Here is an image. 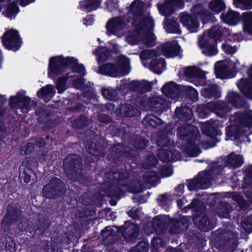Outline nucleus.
<instances>
[{"mask_svg":"<svg viewBox=\"0 0 252 252\" xmlns=\"http://www.w3.org/2000/svg\"><path fill=\"white\" fill-rule=\"evenodd\" d=\"M226 99L229 105L231 104L233 107L239 108L243 106L242 98L236 92L233 91L229 92Z\"/></svg>","mask_w":252,"mask_h":252,"instance_id":"46","label":"nucleus"},{"mask_svg":"<svg viewBox=\"0 0 252 252\" xmlns=\"http://www.w3.org/2000/svg\"><path fill=\"white\" fill-rule=\"evenodd\" d=\"M162 51L165 56L168 58L180 57L181 58V47L177 43L173 41L166 42L162 46Z\"/></svg>","mask_w":252,"mask_h":252,"instance_id":"20","label":"nucleus"},{"mask_svg":"<svg viewBox=\"0 0 252 252\" xmlns=\"http://www.w3.org/2000/svg\"><path fill=\"white\" fill-rule=\"evenodd\" d=\"M134 150L123 143L114 144L107 156L108 160L113 163L120 165L126 158L133 157Z\"/></svg>","mask_w":252,"mask_h":252,"instance_id":"6","label":"nucleus"},{"mask_svg":"<svg viewBox=\"0 0 252 252\" xmlns=\"http://www.w3.org/2000/svg\"><path fill=\"white\" fill-rule=\"evenodd\" d=\"M226 136L229 139L233 138L234 140L239 139L243 133V128L237 125H230L225 127ZM227 140L228 139L226 138Z\"/></svg>","mask_w":252,"mask_h":252,"instance_id":"36","label":"nucleus"},{"mask_svg":"<svg viewBox=\"0 0 252 252\" xmlns=\"http://www.w3.org/2000/svg\"><path fill=\"white\" fill-rule=\"evenodd\" d=\"M69 68L74 73L82 75L86 73L84 64L78 63V59L73 57H64L63 55L53 56L49 61L48 75L51 78H54Z\"/></svg>","mask_w":252,"mask_h":252,"instance_id":"1","label":"nucleus"},{"mask_svg":"<svg viewBox=\"0 0 252 252\" xmlns=\"http://www.w3.org/2000/svg\"><path fill=\"white\" fill-rule=\"evenodd\" d=\"M137 109L130 104H121L115 110L117 116L122 118L132 117L136 115Z\"/></svg>","mask_w":252,"mask_h":252,"instance_id":"27","label":"nucleus"},{"mask_svg":"<svg viewBox=\"0 0 252 252\" xmlns=\"http://www.w3.org/2000/svg\"><path fill=\"white\" fill-rule=\"evenodd\" d=\"M241 21L243 24L244 32L252 34V12L243 13Z\"/></svg>","mask_w":252,"mask_h":252,"instance_id":"41","label":"nucleus"},{"mask_svg":"<svg viewBox=\"0 0 252 252\" xmlns=\"http://www.w3.org/2000/svg\"><path fill=\"white\" fill-rule=\"evenodd\" d=\"M89 121L88 117L84 114H81L77 119L71 122V126L74 129H82L88 126Z\"/></svg>","mask_w":252,"mask_h":252,"instance_id":"48","label":"nucleus"},{"mask_svg":"<svg viewBox=\"0 0 252 252\" xmlns=\"http://www.w3.org/2000/svg\"><path fill=\"white\" fill-rule=\"evenodd\" d=\"M210 104H213L212 101L206 104H200L197 106L196 111L201 117L207 118L211 112H214L213 107L212 105H210Z\"/></svg>","mask_w":252,"mask_h":252,"instance_id":"52","label":"nucleus"},{"mask_svg":"<svg viewBox=\"0 0 252 252\" xmlns=\"http://www.w3.org/2000/svg\"><path fill=\"white\" fill-rule=\"evenodd\" d=\"M166 31L170 33H180L181 31L180 25L177 21L174 19L167 20L164 25Z\"/></svg>","mask_w":252,"mask_h":252,"instance_id":"51","label":"nucleus"},{"mask_svg":"<svg viewBox=\"0 0 252 252\" xmlns=\"http://www.w3.org/2000/svg\"><path fill=\"white\" fill-rule=\"evenodd\" d=\"M119 230L124 234L127 242H135L139 235V225L137 223H130V221H126L123 225L120 226Z\"/></svg>","mask_w":252,"mask_h":252,"instance_id":"12","label":"nucleus"},{"mask_svg":"<svg viewBox=\"0 0 252 252\" xmlns=\"http://www.w3.org/2000/svg\"><path fill=\"white\" fill-rule=\"evenodd\" d=\"M21 206L18 203H10L6 208V213L1 220L0 225L4 232L10 230L13 224L17 222L21 215Z\"/></svg>","mask_w":252,"mask_h":252,"instance_id":"8","label":"nucleus"},{"mask_svg":"<svg viewBox=\"0 0 252 252\" xmlns=\"http://www.w3.org/2000/svg\"><path fill=\"white\" fill-rule=\"evenodd\" d=\"M183 91L184 94L189 100L196 102L198 99V93L197 90L191 86H184Z\"/></svg>","mask_w":252,"mask_h":252,"instance_id":"53","label":"nucleus"},{"mask_svg":"<svg viewBox=\"0 0 252 252\" xmlns=\"http://www.w3.org/2000/svg\"><path fill=\"white\" fill-rule=\"evenodd\" d=\"M101 92L102 96L110 100L116 101L119 98L117 91L113 89L102 88Z\"/></svg>","mask_w":252,"mask_h":252,"instance_id":"54","label":"nucleus"},{"mask_svg":"<svg viewBox=\"0 0 252 252\" xmlns=\"http://www.w3.org/2000/svg\"><path fill=\"white\" fill-rule=\"evenodd\" d=\"M117 63L121 67V73L123 76L126 75L128 74L129 71H125V69L129 64V59L126 56H120L117 61Z\"/></svg>","mask_w":252,"mask_h":252,"instance_id":"62","label":"nucleus"},{"mask_svg":"<svg viewBox=\"0 0 252 252\" xmlns=\"http://www.w3.org/2000/svg\"><path fill=\"white\" fill-rule=\"evenodd\" d=\"M147 103L152 111L161 114L164 111V101L161 97H149Z\"/></svg>","mask_w":252,"mask_h":252,"instance_id":"32","label":"nucleus"},{"mask_svg":"<svg viewBox=\"0 0 252 252\" xmlns=\"http://www.w3.org/2000/svg\"><path fill=\"white\" fill-rule=\"evenodd\" d=\"M156 144L159 147H169L170 141L167 135L160 134L157 136Z\"/></svg>","mask_w":252,"mask_h":252,"instance_id":"63","label":"nucleus"},{"mask_svg":"<svg viewBox=\"0 0 252 252\" xmlns=\"http://www.w3.org/2000/svg\"><path fill=\"white\" fill-rule=\"evenodd\" d=\"M143 122L146 126H151L158 129H161L163 127V121L153 114L145 116L143 118Z\"/></svg>","mask_w":252,"mask_h":252,"instance_id":"35","label":"nucleus"},{"mask_svg":"<svg viewBox=\"0 0 252 252\" xmlns=\"http://www.w3.org/2000/svg\"><path fill=\"white\" fill-rule=\"evenodd\" d=\"M166 64V61L164 58H155L152 59L149 63V68L155 74L159 75L163 71L161 69H157V68L159 65H161V67L165 69Z\"/></svg>","mask_w":252,"mask_h":252,"instance_id":"40","label":"nucleus"},{"mask_svg":"<svg viewBox=\"0 0 252 252\" xmlns=\"http://www.w3.org/2000/svg\"><path fill=\"white\" fill-rule=\"evenodd\" d=\"M99 73L105 76L117 77L119 76V68L113 63H105L99 67Z\"/></svg>","mask_w":252,"mask_h":252,"instance_id":"31","label":"nucleus"},{"mask_svg":"<svg viewBox=\"0 0 252 252\" xmlns=\"http://www.w3.org/2000/svg\"><path fill=\"white\" fill-rule=\"evenodd\" d=\"M237 246L236 238L232 233L225 235L220 241L218 247L220 249L233 251Z\"/></svg>","mask_w":252,"mask_h":252,"instance_id":"24","label":"nucleus"},{"mask_svg":"<svg viewBox=\"0 0 252 252\" xmlns=\"http://www.w3.org/2000/svg\"><path fill=\"white\" fill-rule=\"evenodd\" d=\"M235 5L242 9L250 10L252 8V0H233Z\"/></svg>","mask_w":252,"mask_h":252,"instance_id":"64","label":"nucleus"},{"mask_svg":"<svg viewBox=\"0 0 252 252\" xmlns=\"http://www.w3.org/2000/svg\"><path fill=\"white\" fill-rule=\"evenodd\" d=\"M201 94L208 99H218L221 97L220 87L217 84L207 85L202 89Z\"/></svg>","mask_w":252,"mask_h":252,"instance_id":"19","label":"nucleus"},{"mask_svg":"<svg viewBox=\"0 0 252 252\" xmlns=\"http://www.w3.org/2000/svg\"><path fill=\"white\" fill-rule=\"evenodd\" d=\"M96 55L98 56V61L104 62L109 58L111 55V50L109 48L106 46H101L96 49Z\"/></svg>","mask_w":252,"mask_h":252,"instance_id":"55","label":"nucleus"},{"mask_svg":"<svg viewBox=\"0 0 252 252\" xmlns=\"http://www.w3.org/2000/svg\"><path fill=\"white\" fill-rule=\"evenodd\" d=\"M69 76L68 74L60 77L57 80L56 89L58 93L62 94L66 90V84L68 81Z\"/></svg>","mask_w":252,"mask_h":252,"instance_id":"60","label":"nucleus"},{"mask_svg":"<svg viewBox=\"0 0 252 252\" xmlns=\"http://www.w3.org/2000/svg\"><path fill=\"white\" fill-rule=\"evenodd\" d=\"M107 178L110 181L105 182L101 185V191L108 197L120 198L122 189L118 186L125 187L126 185V174L120 171L112 172L107 175Z\"/></svg>","mask_w":252,"mask_h":252,"instance_id":"4","label":"nucleus"},{"mask_svg":"<svg viewBox=\"0 0 252 252\" xmlns=\"http://www.w3.org/2000/svg\"><path fill=\"white\" fill-rule=\"evenodd\" d=\"M236 121L242 127H252V113L251 112H237L234 114Z\"/></svg>","mask_w":252,"mask_h":252,"instance_id":"28","label":"nucleus"},{"mask_svg":"<svg viewBox=\"0 0 252 252\" xmlns=\"http://www.w3.org/2000/svg\"><path fill=\"white\" fill-rule=\"evenodd\" d=\"M175 114L178 119L184 122L190 120L193 116L191 109L189 106L186 105L183 106V104L176 108Z\"/></svg>","mask_w":252,"mask_h":252,"instance_id":"29","label":"nucleus"},{"mask_svg":"<svg viewBox=\"0 0 252 252\" xmlns=\"http://www.w3.org/2000/svg\"><path fill=\"white\" fill-rule=\"evenodd\" d=\"M100 141H91L87 149L88 153L92 157H87L85 164L87 166H91L92 163H95L99 160V158H102L105 156V147L104 142Z\"/></svg>","mask_w":252,"mask_h":252,"instance_id":"10","label":"nucleus"},{"mask_svg":"<svg viewBox=\"0 0 252 252\" xmlns=\"http://www.w3.org/2000/svg\"><path fill=\"white\" fill-rule=\"evenodd\" d=\"M148 143L149 141L146 138L139 135L134 139L133 146L137 150H143L146 148Z\"/></svg>","mask_w":252,"mask_h":252,"instance_id":"57","label":"nucleus"},{"mask_svg":"<svg viewBox=\"0 0 252 252\" xmlns=\"http://www.w3.org/2000/svg\"><path fill=\"white\" fill-rule=\"evenodd\" d=\"M220 17L221 21L225 24L228 26H234L241 21L242 16L239 12L229 9L226 13H222Z\"/></svg>","mask_w":252,"mask_h":252,"instance_id":"21","label":"nucleus"},{"mask_svg":"<svg viewBox=\"0 0 252 252\" xmlns=\"http://www.w3.org/2000/svg\"><path fill=\"white\" fill-rule=\"evenodd\" d=\"M201 21L203 25L213 23L216 21V18L208 10H206L200 16Z\"/></svg>","mask_w":252,"mask_h":252,"instance_id":"61","label":"nucleus"},{"mask_svg":"<svg viewBox=\"0 0 252 252\" xmlns=\"http://www.w3.org/2000/svg\"><path fill=\"white\" fill-rule=\"evenodd\" d=\"M180 21L184 27L190 32H197L199 30V22L195 15L183 12L180 14Z\"/></svg>","mask_w":252,"mask_h":252,"instance_id":"14","label":"nucleus"},{"mask_svg":"<svg viewBox=\"0 0 252 252\" xmlns=\"http://www.w3.org/2000/svg\"><path fill=\"white\" fill-rule=\"evenodd\" d=\"M54 93L53 86L48 84L39 89L36 93L37 97L43 98L45 96L52 94Z\"/></svg>","mask_w":252,"mask_h":252,"instance_id":"58","label":"nucleus"},{"mask_svg":"<svg viewBox=\"0 0 252 252\" xmlns=\"http://www.w3.org/2000/svg\"><path fill=\"white\" fill-rule=\"evenodd\" d=\"M226 166L233 169L240 167L244 163V158L242 155L235 154L234 152L230 153L225 158Z\"/></svg>","mask_w":252,"mask_h":252,"instance_id":"30","label":"nucleus"},{"mask_svg":"<svg viewBox=\"0 0 252 252\" xmlns=\"http://www.w3.org/2000/svg\"><path fill=\"white\" fill-rule=\"evenodd\" d=\"M207 34L217 42L221 41L223 32L219 25L213 26L207 32Z\"/></svg>","mask_w":252,"mask_h":252,"instance_id":"49","label":"nucleus"},{"mask_svg":"<svg viewBox=\"0 0 252 252\" xmlns=\"http://www.w3.org/2000/svg\"><path fill=\"white\" fill-rule=\"evenodd\" d=\"M135 0L132 2L126 14L127 23L136 24L139 18L143 15V9L138 6H135Z\"/></svg>","mask_w":252,"mask_h":252,"instance_id":"23","label":"nucleus"},{"mask_svg":"<svg viewBox=\"0 0 252 252\" xmlns=\"http://www.w3.org/2000/svg\"><path fill=\"white\" fill-rule=\"evenodd\" d=\"M184 73L189 78H197L204 79L206 78L205 72L196 66H189L185 68Z\"/></svg>","mask_w":252,"mask_h":252,"instance_id":"34","label":"nucleus"},{"mask_svg":"<svg viewBox=\"0 0 252 252\" xmlns=\"http://www.w3.org/2000/svg\"><path fill=\"white\" fill-rule=\"evenodd\" d=\"M152 83L146 80L142 82L132 81L129 85V89L134 92L143 94L150 92L152 89Z\"/></svg>","mask_w":252,"mask_h":252,"instance_id":"25","label":"nucleus"},{"mask_svg":"<svg viewBox=\"0 0 252 252\" xmlns=\"http://www.w3.org/2000/svg\"><path fill=\"white\" fill-rule=\"evenodd\" d=\"M16 0L8 3L6 10L3 13L5 16L10 19H14L20 11V9Z\"/></svg>","mask_w":252,"mask_h":252,"instance_id":"44","label":"nucleus"},{"mask_svg":"<svg viewBox=\"0 0 252 252\" xmlns=\"http://www.w3.org/2000/svg\"><path fill=\"white\" fill-rule=\"evenodd\" d=\"M1 40L5 49L13 52L18 51L23 44L19 31L16 29H10L4 32Z\"/></svg>","mask_w":252,"mask_h":252,"instance_id":"9","label":"nucleus"},{"mask_svg":"<svg viewBox=\"0 0 252 252\" xmlns=\"http://www.w3.org/2000/svg\"><path fill=\"white\" fill-rule=\"evenodd\" d=\"M50 225V221L47 219L40 218L33 223L32 221H28L26 218H22L19 220L17 227L21 231L33 233L32 237H35L36 235L38 237L43 236Z\"/></svg>","mask_w":252,"mask_h":252,"instance_id":"5","label":"nucleus"},{"mask_svg":"<svg viewBox=\"0 0 252 252\" xmlns=\"http://www.w3.org/2000/svg\"><path fill=\"white\" fill-rule=\"evenodd\" d=\"M66 186L60 179L54 177L49 183L44 186L42 189L43 195L48 199H57L62 197L66 191Z\"/></svg>","mask_w":252,"mask_h":252,"instance_id":"7","label":"nucleus"},{"mask_svg":"<svg viewBox=\"0 0 252 252\" xmlns=\"http://www.w3.org/2000/svg\"><path fill=\"white\" fill-rule=\"evenodd\" d=\"M218 42L207 35H202L199 39V44L200 48L203 49L202 53L208 56L216 55L218 53L217 48Z\"/></svg>","mask_w":252,"mask_h":252,"instance_id":"13","label":"nucleus"},{"mask_svg":"<svg viewBox=\"0 0 252 252\" xmlns=\"http://www.w3.org/2000/svg\"><path fill=\"white\" fill-rule=\"evenodd\" d=\"M208 7L215 14H219L225 9L226 4L222 0H213L209 2Z\"/></svg>","mask_w":252,"mask_h":252,"instance_id":"47","label":"nucleus"},{"mask_svg":"<svg viewBox=\"0 0 252 252\" xmlns=\"http://www.w3.org/2000/svg\"><path fill=\"white\" fill-rule=\"evenodd\" d=\"M80 3L82 10L90 12L96 10L100 6L101 0H83Z\"/></svg>","mask_w":252,"mask_h":252,"instance_id":"38","label":"nucleus"},{"mask_svg":"<svg viewBox=\"0 0 252 252\" xmlns=\"http://www.w3.org/2000/svg\"><path fill=\"white\" fill-rule=\"evenodd\" d=\"M249 78L252 80V64L247 71ZM238 87L243 94L248 99L252 100V82L247 78H241L238 83Z\"/></svg>","mask_w":252,"mask_h":252,"instance_id":"16","label":"nucleus"},{"mask_svg":"<svg viewBox=\"0 0 252 252\" xmlns=\"http://www.w3.org/2000/svg\"><path fill=\"white\" fill-rule=\"evenodd\" d=\"M31 102V98L29 96H26L19 101L14 102L9 106L13 109H20L23 112L25 111L28 112L32 108Z\"/></svg>","mask_w":252,"mask_h":252,"instance_id":"42","label":"nucleus"},{"mask_svg":"<svg viewBox=\"0 0 252 252\" xmlns=\"http://www.w3.org/2000/svg\"><path fill=\"white\" fill-rule=\"evenodd\" d=\"M111 131H113L115 136L125 138L129 132V127L125 124L121 123L114 124L111 126Z\"/></svg>","mask_w":252,"mask_h":252,"instance_id":"39","label":"nucleus"},{"mask_svg":"<svg viewBox=\"0 0 252 252\" xmlns=\"http://www.w3.org/2000/svg\"><path fill=\"white\" fill-rule=\"evenodd\" d=\"M193 220L198 228L203 232H208L215 227L213 221L205 214H201Z\"/></svg>","mask_w":252,"mask_h":252,"instance_id":"18","label":"nucleus"},{"mask_svg":"<svg viewBox=\"0 0 252 252\" xmlns=\"http://www.w3.org/2000/svg\"><path fill=\"white\" fill-rule=\"evenodd\" d=\"M232 211V208L229 203L223 201L219 202L218 213L219 217L227 218Z\"/></svg>","mask_w":252,"mask_h":252,"instance_id":"45","label":"nucleus"},{"mask_svg":"<svg viewBox=\"0 0 252 252\" xmlns=\"http://www.w3.org/2000/svg\"><path fill=\"white\" fill-rule=\"evenodd\" d=\"M212 103L209 105L213 106L214 112L221 118L224 117L228 113L231 111L229 104L224 101L212 102Z\"/></svg>","mask_w":252,"mask_h":252,"instance_id":"33","label":"nucleus"},{"mask_svg":"<svg viewBox=\"0 0 252 252\" xmlns=\"http://www.w3.org/2000/svg\"><path fill=\"white\" fill-rule=\"evenodd\" d=\"M184 6V0H166L161 4L159 10L162 11L164 15L169 16L175 11L183 9Z\"/></svg>","mask_w":252,"mask_h":252,"instance_id":"15","label":"nucleus"},{"mask_svg":"<svg viewBox=\"0 0 252 252\" xmlns=\"http://www.w3.org/2000/svg\"><path fill=\"white\" fill-rule=\"evenodd\" d=\"M126 24L124 17H114L108 20L106 25V29L109 34L116 35L118 32L126 27Z\"/></svg>","mask_w":252,"mask_h":252,"instance_id":"17","label":"nucleus"},{"mask_svg":"<svg viewBox=\"0 0 252 252\" xmlns=\"http://www.w3.org/2000/svg\"><path fill=\"white\" fill-rule=\"evenodd\" d=\"M132 25L135 26L137 32H141L143 30L153 27L154 21L151 17H144L139 20L138 22H136V24Z\"/></svg>","mask_w":252,"mask_h":252,"instance_id":"43","label":"nucleus"},{"mask_svg":"<svg viewBox=\"0 0 252 252\" xmlns=\"http://www.w3.org/2000/svg\"><path fill=\"white\" fill-rule=\"evenodd\" d=\"M197 133V129L191 125L181 126L177 130L179 138L186 141L181 149L189 157H196L201 152L198 145L195 143Z\"/></svg>","mask_w":252,"mask_h":252,"instance_id":"3","label":"nucleus"},{"mask_svg":"<svg viewBox=\"0 0 252 252\" xmlns=\"http://www.w3.org/2000/svg\"><path fill=\"white\" fill-rule=\"evenodd\" d=\"M157 156L161 161L164 162H168L171 161V158L172 157V152L168 149H159L157 152Z\"/></svg>","mask_w":252,"mask_h":252,"instance_id":"56","label":"nucleus"},{"mask_svg":"<svg viewBox=\"0 0 252 252\" xmlns=\"http://www.w3.org/2000/svg\"><path fill=\"white\" fill-rule=\"evenodd\" d=\"M232 199L237 203L240 210L245 211L247 209L249 204L242 195L239 194H234L232 196Z\"/></svg>","mask_w":252,"mask_h":252,"instance_id":"59","label":"nucleus"},{"mask_svg":"<svg viewBox=\"0 0 252 252\" xmlns=\"http://www.w3.org/2000/svg\"><path fill=\"white\" fill-rule=\"evenodd\" d=\"M19 177L23 178L25 183L28 184L31 180L35 182L36 180V176L34 171L29 166L26 165L23 167H19Z\"/></svg>","mask_w":252,"mask_h":252,"instance_id":"37","label":"nucleus"},{"mask_svg":"<svg viewBox=\"0 0 252 252\" xmlns=\"http://www.w3.org/2000/svg\"><path fill=\"white\" fill-rule=\"evenodd\" d=\"M191 223L190 216H182L179 219L172 218L169 220V224L171 226L170 233L172 234L183 233L188 229Z\"/></svg>","mask_w":252,"mask_h":252,"instance_id":"11","label":"nucleus"},{"mask_svg":"<svg viewBox=\"0 0 252 252\" xmlns=\"http://www.w3.org/2000/svg\"><path fill=\"white\" fill-rule=\"evenodd\" d=\"M153 227L158 234H163L166 231L165 222L159 216L153 219Z\"/></svg>","mask_w":252,"mask_h":252,"instance_id":"50","label":"nucleus"},{"mask_svg":"<svg viewBox=\"0 0 252 252\" xmlns=\"http://www.w3.org/2000/svg\"><path fill=\"white\" fill-rule=\"evenodd\" d=\"M161 91L168 98L172 99L178 98L180 93L179 85L174 81L165 83L162 87Z\"/></svg>","mask_w":252,"mask_h":252,"instance_id":"22","label":"nucleus"},{"mask_svg":"<svg viewBox=\"0 0 252 252\" xmlns=\"http://www.w3.org/2000/svg\"><path fill=\"white\" fill-rule=\"evenodd\" d=\"M63 166L67 177L72 181H79L83 185L89 187L91 181L89 177H83L82 163L79 156L73 154L67 155L63 159Z\"/></svg>","mask_w":252,"mask_h":252,"instance_id":"2","label":"nucleus"},{"mask_svg":"<svg viewBox=\"0 0 252 252\" xmlns=\"http://www.w3.org/2000/svg\"><path fill=\"white\" fill-rule=\"evenodd\" d=\"M201 131L206 136L215 138L217 136L221 135L222 133L215 122H206L201 126Z\"/></svg>","mask_w":252,"mask_h":252,"instance_id":"26","label":"nucleus"}]
</instances>
